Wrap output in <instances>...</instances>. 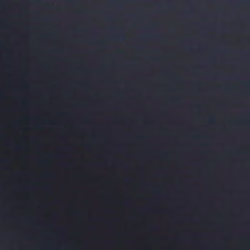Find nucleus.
<instances>
[{
  "label": "nucleus",
  "mask_w": 250,
  "mask_h": 250,
  "mask_svg": "<svg viewBox=\"0 0 250 250\" xmlns=\"http://www.w3.org/2000/svg\"><path fill=\"white\" fill-rule=\"evenodd\" d=\"M245 3H249V1H248V0H246V1H245Z\"/></svg>",
  "instance_id": "nucleus-2"
},
{
  "label": "nucleus",
  "mask_w": 250,
  "mask_h": 250,
  "mask_svg": "<svg viewBox=\"0 0 250 250\" xmlns=\"http://www.w3.org/2000/svg\"><path fill=\"white\" fill-rule=\"evenodd\" d=\"M243 83L246 85H248L249 84V82L248 81H244Z\"/></svg>",
  "instance_id": "nucleus-1"
}]
</instances>
